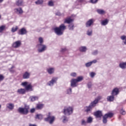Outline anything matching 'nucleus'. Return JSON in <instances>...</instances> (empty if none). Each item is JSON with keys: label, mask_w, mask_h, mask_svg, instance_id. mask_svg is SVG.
I'll use <instances>...</instances> for the list:
<instances>
[{"label": "nucleus", "mask_w": 126, "mask_h": 126, "mask_svg": "<svg viewBox=\"0 0 126 126\" xmlns=\"http://www.w3.org/2000/svg\"><path fill=\"white\" fill-rule=\"evenodd\" d=\"M82 80H83V76H80L76 79H72L71 80V87H76L77 86L76 83H78V82H80V81H82Z\"/></svg>", "instance_id": "2"}, {"label": "nucleus", "mask_w": 126, "mask_h": 126, "mask_svg": "<svg viewBox=\"0 0 126 126\" xmlns=\"http://www.w3.org/2000/svg\"><path fill=\"white\" fill-rule=\"evenodd\" d=\"M119 67H120L121 69H126V62H121L119 63Z\"/></svg>", "instance_id": "17"}, {"label": "nucleus", "mask_w": 126, "mask_h": 126, "mask_svg": "<svg viewBox=\"0 0 126 126\" xmlns=\"http://www.w3.org/2000/svg\"><path fill=\"white\" fill-rule=\"evenodd\" d=\"M4 79V76L3 75L0 74V81H2Z\"/></svg>", "instance_id": "54"}, {"label": "nucleus", "mask_w": 126, "mask_h": 126, "mask_svg": "<svg viewBox=\"0 0 126 126\" xmlns=\"http://www.w3.org/2000/svg\"><path fill=\"white\" fill-rule=\"evenodd\" d=\"M38 53H43L47 50V46L44 44H39L36 46Z\"/></svg>", "instance_id": "4"}, {"label": "nucleus", "mask_w": 126, "mask_h": 126, "mask_svg": "<svg viewBox=\"0 0 126 126\" xmlns=\"http://www.w3.org/2000/svg\"><path fill=\"white\" fill-rule=\"evenodd\" d=\"M109 23V20L106 19L105 20H101V24L102 26H105Z\"/></svg>", "instance_id": "23"}, {"label": "nucleus", "mask_w": 126, "mask_h": 126, "mask_svg": "<svg viewBox=\"0 0 126 126\" xmlns=\"http://www.w3.org/2000/svg\"><path fill=\"white\" fill-rule=\"evenodd\" d=\"M23 3V1L22 0H17L16 1V5L18 6H21Z\"/></svg>", "instance_id": "33"}, {"label": "nucleus", "mask_w": 126, "mask_h": 126, "mask_svg": "<svg viewBox=\"0 0 126 126\" xmlns=\"http://www.w3.org/2000/svg\"><path fill=\"white\" fill-rule=\"evenodd\" d=\"M77 75V74H76L75 72H72L70 73V76H72V77H76Z\"/></svg>", "instance_id": "50"}, {"label": "nucleus", "mask_w": 126, "mask_h": 126, "mask_svg": "<svg viewBox=\"0 0 126 126\" xmlns=\"http://www.w3.org/2000/svg\"><path fill=\"white\" fill-rule=\"evenodd\" d=\"M7 108H8L9 110H13L14 108V105L12 103H9L7 104Z\"/></svg>", "instance_id": "36"}, {"label": "nucleus", "mask_w": 126, "mask_h": 126, "mask_svg": "<svg viewBox=\"0 0 126 126\" xmlns=\"http://www.w3.org/2000/svg\"><path fill=\"white\" fill-rule=\"evenodd\" d=\"M96 11L98 14H104V13H106V11L105 10L101 9H97Z\"/></svg>", "instance_id": "37"}, {"label": "nucleus", "mask_w": 126, "mask_h": 126, "mask_svg": "<svg viewBox=\"0 0 126 126\" xmlns=\"http://www.w3.org/2000/svg\"><path fill=\"white\" fill-rule=\"evenodd\" d=\"M92 65V64L91 63V62L85 63V66H86V67H90V66H91Z\"/></svg>", "instance_id": "44"}, {"label": "nucleus", "mask_w": 126, "mask_h": 126, "mask_svg": "<svg viewBox=\"0 0 126 126\" xmlns=\"http://www.w3.org/2000/svg\"><path fill=\"white\" fill-rule=\"evenodd\" d=\"M34 112H35V109L34 108L31 110V113H34Z\"/></svg>", "instance_id": "59"}, {"label": "nucleus", "mask_w": 126, "mask_h": 126, "mask_svg": "<svg viewBox=\"0 0 126 126\" xmlns=\"http://www.w3.org/2000/svg\"><path fill=\"white\" fill-rule=\"evenodd\" d=\"M97 104H98V102H97V100H95V99L94 101H92L90 103V105L93 109V108H94V107H95V106H96V105H97Z\"/></svg>", "instance_id": "30"}, {"label": "nucleus", "mask_w": 126, "mask_h": 126, "mask_svg": "<svg viewBox=\"0 0 126 126\" xmlns=\"http://www.w3.org/2000/svg\"><path fill=\"white\" fill-rule=\"evenodd\" d=\"M44 121L49 123L50 125H53V124H54V122L56 121V117L52 115V113L49 112L48 115H47V118L44 119Z\"/></svg>", "instance_id": "1"}, {"label": "nucleus", "mask_w": 126, "mask_h": 126, "mask_svg": "<svg viewBox=\"0 0 126 126\" xmlns=\"http://www.w3.org/2000/svg\"><path fill=\"white\" fill-rule=\"evenodd\" d=\"M46 71L49 73V74H53L55 73V68L50 67L46 69Z\"/></svg>", "instance_id": "15"}, {"label": "nucleus", "mask_w": 126, "mask_h": 126, "mask_svg": "<svg viewBox=\"0 0 126 126\" xmlns=\"http://www.w3.org/2000/svg\"><path fill=\"white\" fill-rule=\"evenodd\" d=\"M29 126H37V125H36V124H30Z\"/></svg>", "instance_id": "60"}, {"label": "nucleus", "mask_w": 126, "mask_h": 126, "mask_svg": "<svg viewBox=\"0 0 126 126\" xmlns=\"http://www.w3.org/2000/svg\"><path fill=\"white\" fill-rule=\"evenodd\" d=\"M5 29V26L2 25L0 27V33Z\"/></svg>", "instance_id": "46"}, {"label": "nucleus", "mask_w": 126, "mask_h": 126, "mask_svg": "<svg viewBox=\"0 0 126 126\" xmlns=\"http://www.w3.org/2000/svg\"><path fill=\"white\" fill-rule=\"evenodd\" d=\"M94 22H95V20L94 19L89 20L86 23V27L88 28L91 27L94 24Z\"/></svg>", "instance_id": "9"}, {"label": "nucleus", "mask_w": 126, "mask_h": 126, "mask_svg": "<svg viewBox=\"0 0 126 126\" xmlns=\"http://www.w3.org/2000/svg\"><path fill=\"white\" fill-rule=\"evenodd\" d=\"M56 34L58 36H61L63 34V32L61 31L59 27H56L54 29Z\"/></svg>", "instance_id": "10"}, {"label": "nucleus", "mask_w": 126, "mask_h": 126, "mask_svg": "<svg viewBox=\"0 0 126 126\" xmlns=\"http://www.w3.org/2000/svg\"><path fill=\"white\" fill-rule=\"evenodd\" d=\"M87 122L88 124H92L93 123V117L90 116L87 118Z\"/></svg>", "instance_id": "32"}, {"label": "nucleus", "mask_w": 126, "mask_h": 126, "mask_svg": "<svg viewBox=\"0 0 126 126\" xmlns=\"http://www.w3.org/2000/svg\"><path fill=\"white\" fill-rule=\"evenodd\" d=\"M93 109V108L90 105H89L88 106L85 107L84 110L85 112L88 114L89 113H91Z\"/></svg>", "instance_id": "16"}, {"label": "nucleus", "mask_w": 126, "mask_h": 126, "mask_svg": "<svg viewBox=\"0 0 126 126\" xmlns=\"http://www.w3.org/2000/svg\"><path fill=\"white\" fill-rule=\"evenodd\" d=\"M90 2L91 3L95 4V3H97V2H98V0H90Z\"/></svg>", "instance_id": "48"}, {"label": "nucleus", "mask_w": 126, "mask_h": 126, "mask_svg": "<svg viewBox=\"0 0 126 126\" xmlns=\"http://www.w3.org/2000/svg\"><path fill=\"white\" fill-rule=\"evenodd\" d=\"M58 81V77H53L52 78L51 80L47 83L46 85L47 86H50V87H52L54 86V85L56 84Z\"/></svg>", "instance_id": "5"}, {"label": "nucleus", "mask_w": 126, "mask_h": 126, "mask_svg": "<svg viewBox=\"0 0 126 126\" xmlns=\"http://www.w3.org/2000/svg\"><path fill=\"white\" fill-rule=\"evenodd\" d=\"M97 104H98V102H97V100H95V99L94 101H92L90 103V105L93 109V108H94V107H95V106H96V105H97Z\"/></svg>", "instance_id": "29"}, {"label": "nucleus", "mask_w": 126, "mask_h": 126, "mask_svg": "<svg viewBox=\"0 0 126 126\" xmlns=\"http://www.w3.org/2000/svg\"><path fill=\"white\" fill-rule=\"evenodd\" d=\"M126 111L123 108L120 110V114H121V115H126Z\"/></svg>", "instance_id": "47"}, {"label": "nucleus", "mask_w": 126, "mask_h": 126, "mask_svg": "<svg viewBox=\"0 0 126 126\" xmlns=\"http://www.w3.org/2000/svg\"><path fill=\"white\" fill-rule=\"evenodd\" d=\"M119 93L120 91L119 89L118 88H115L112 90L111 95H113V96H117Z\"/></svg>", "instance_id": "14"}, {"label": "nucleus", "mask_w": 126, "mask_h": 126, "mask_svg": "<svg viewBox=\"0 0 126 126\" xmlns=\"http://www.w3.org/2000/svg\"><path fill=\"white\" fill-rule=\"evenodd\" d=\"M96 75V73L94 72H92L90 73V76L92 78H94V77Z\"/></svg>", "instance_id": "42"}, {"label": "nucleus", "mask_w": 126, "mask_h": 126, "mask_svg": "<svg viewBox=\"0 0 126 126\" xmlns=\"http://www.w3.org/2000/svg\"><path fill=\"white\" fill-rule=\"evenodd\" d=\"M66 94L68 95H71L72 94V89L69 88L66 90Z\"/></svg>", "instance_id": "34"}, {"label": "nucleus", "mask_w": 126, "mask_h": 126, "mask_svg": "<svg viewBox=\"0 0 126 126\" xmlns=\"http://www.w3.org/2000/svg\"><path fill=\"white\" fill-rule=\"evenodd\" d=\"M113 115H114V114H113V113H108L105 115H104V116L103 117V124H106L107 119H108V118H112V117H113Z\"/></svg>", "instance_id": "7"}, {"label": "nucleus", "mask_w": 126, "mask_h": 126, "mask_svg": "<svg viewBox=\"0 0 126 126\" xmlns=\"http://www.w3.org/2000/svg\"><path fill=\"white\" fill-rule=\"evenodd\" d=\"M66 51H67V49L65 48H62L61 49V52L62 53H64V52H66Z\"/></svg>", "instance_id": "56"}, {"label": "nucleus", "mask_w": 126, "mask_h": 126, "mask_svg": "<svg viewBox=\"0 0 126 126\" xmlns=\"http://www.w3.org/2000/svg\"><path fill=\"white\" fill-rule=\"evenodd\" d=\"M21 46V41L18 40L14 42L12 44L13 48H15V49L17 48H19Z\"/></svg>", "instance_id": "11"}, {"label": "nucleus", "mask_w": 126, "mask_h": 126, "mask_svg": "<svg viewBox=\"0 0 126 126\" xmlns=\"http://www.w3.org/2000/svg\"><path fill=\"white\" fill-rule=\"evenodd\" d=\"M38 42L39 44H43V43H44V39H43V37H39L38 38Z\"/></svg>", "instance_id": "43"}, {"label": "nucleus", "mask_w": 126, "mask_h": 126, "mask_svg": "<svg viewBox=\"0 0 126 126\" xmlns=\"http://www.w3.org/2000/svg\"><path fill=\"white\" fill-rule=\"evenodd\" d=\"M79 51L82 53H85L87 51V47L86 46H80L79 48Z\"/></svg>", "instance_id": "21"}, {"label": "nucleus", "mask_w": 126, "mask_h": 126, "mask_svg": "<svg viewBox=\"0 0 126 126\" xmlns=\"http://www.w3.org/2000/svg\"><path fill=\"white\" fill-rule=\"evenodd\" d=\"M56 15H59L60 16V15H61V12H58L57 13H56Z\"/></svg>", "instance_id": "61"}, {"label": "nucleus", "mask_w": 126, "mask_h": 126, "mask_svg": "<svg viewBox=\"0 0 126 126\" xmlns=\"http://www.w3.org/2000/svg\"><path fill=\"white\" fill-rule=\"evenodd\" d=\"M74 20V18H73V16H72L71 17L66 18L64 20V23H67V24H70V23L73 22Z\"/></svg>", "instance_id": "8"}, {"label": "nucleus", "mask_w": 126, "mask_h": 126, "mask_svg": "<svg viewBox=\"0 0 126 126\" xmlns=\"http://www.w3.org/2000/svg\"><path fill=\"white\" fill-rule=\"evenodd\" d=\"M28 110H29V106H25V108L20 107L18 109V111L19 113H21V114L27 115L29 112Z\"/></svg>", "instance_id": "6"}, {"label": "nucleus", "mask_w": 126, "mask_h": 126, "mask_svg": "<svg viewBox=\"0 0 126 126\" xmlns=\"http://www.w3.org/2000/svg\"><path fill=\"white\" fill-rule=\"evenodd\" d=\"M17 92L19 94H25V93L26 92V90L25 89H20L18 90Z\"/></svg>", "instance_id": "26"}, {"label": "nucleus", "mask_w": 126, "mask_h": 126, "mask_svg": "<svg viewBox=\"0 0 126 126\" xmlns=\"http://www.w3.org/2000/svg\"><path fill=\"white\" fill-rule=\"evenodd\" d=\"M14 11L15 13H16V14L21 15L23 13V10H22L21 7L15 8L14 9Z\"/></svg>", "instance_id": "12"}, {"label": "nucleus", "mask_w": 126, "mask_h": 126, "mask_svg": "<svg viewBox=\"0 0 126 126\" xmlns=\"http://www.w3.org/2000/svg\"><path fill=\"white\" fill-rule=\"evenodd\" d=\"M73 113V108L71 106L65 107L63 109V114L67 116H70Z\"/></svg>", "instance_id": "3"}, {"label": "nucleus", "mask_w": 126, "mask_h": 126, "mask_svg": "<svg viewBox=\"0 0 126 126\" xmlns=\"http://www.w3.org/2000/svg\"><path fill=\"white\" fill-rule=\"evenodd\" d=\"M121 39L122 40V44L124 46H126V35H123L120 37Z\"/></svg>", "instance_id": "18"}, {"label": "nucleus", "mask_w": 126, "mask_h": 126, "mask_svg": "<svg viewBox=\"0 0 126 126\" xmlns=\"http://www.w3.org/2000/svg\"><path fill=\"white\" fill-rule=\"evenodd\" d=\"M1 108V105H0V109Z\"/></svg>", "instance_id": "64"}, {"label": "nucleus", "mask_w": 126, "mask_h": 126, "mask_svg": "<svg viewBox=\"0 0 126 126\" xmlns=\"http://www.w3.org/2000/svg\"><path fill=\"white\" fill-rule=\"evenodd\" d=\"M93 33V31H92V29H88L86 32V34L88 35V36H92Z\"/></svg>", "instance_id": "35"}, {"label": "nucleus", "mask_w": 126, "mask_h": 126, "mask_svg": "<svg viewBox=\"0 0 126 126\" xmlns=\"http://www.w3.org/2000/svg\"><path fill=\"white\" fill-rule=\"evenodd\" d=\"M13 66H12V67H11V69H10V71L11 72H13V70H11V69H12V68H13Z\"/></svg>", "instance_id": "62"}, {"label": "nucleus", "mask_w": 126, "mask_h": 126, "mask_svg": "<svg viewBox=\"0 0 126 126\" xmlns=\"http://www.w3.org/2000/svg\"><path fill=\"white\" fill-rule=\"evenodd\" d=\"M44 107V104H38L36 106V108L37 109H43V107Z\"/></svg>", "instance_id": "45"}, {"label": "nucleus", "mask_w": 126, "mask_h": 126, "mask_svg": "<svg viewBox=\"0 0 126 126\" xmlns=\"http://www.w3.org/2000/svg\"><path fill=\"white\" fill-rule=\"evenodd\" d=\"M3 1V0H0V3H1Z\"/></svg>", "instance_id": "63"}, {"label": "nucleus", "mask_w": 126, "mask_h": 126, "mask_svg": "<svg viewBox=\"0 0 126 126\" xmlns=\"http://www.w3.org/2000/svg\"><path fill=\"white\" fill-rule=\"evenodd\" d=\"M62 120L63 124H66L68 122V118L65 116H62Z\"/></svg>", "instance_id": "25"}, {"label": "nucleus", "mask_w": 126, "mask_h": 126, "mask_svg": "<svg viewBox=\"0 0 126 126\" xmlns=\"http://www.w3.org/2000/svg\"><path fill=\"white\" fill-rule=\"evenodd\" d=\"M101 99H102V96H98L95 99V100L97 101V102H99V101H100V100H101Z\"/></svg>", "instance_id": "51"}, {"label": "nucleus", "mask_w": 126, "mask_h": 126, "mask_svg": "<svg viewBox=\"0 0 126 126\" xmlns=\"http://www.w3.org/2000/svg\"><path fill=\"white\" fill-rule=\"evenodd\" d=\"M88 124V123L87 122V120H86L84 119H82L81 120V125L82 126H87Z\"/></svg>", "instance_id": "27"}, {"label": "nucleus", "mask_w": 126, "mask_h": 126, "mask_svg": "<svg viewBox=\"0 0 126 126\" xmlns=\"http://www.w3.org/2000/svg\"><path fill=\"white\" fill-rule=\"evenodd\" d=\"M92 54L94 56H96V55L98 54V51L97 50H94V51L92 53Z\"/></svg>", "instance_id": "52"}, {"label": "nucleus", "mask_w": 126, "mask_h": 126, "mask_svg": "<svg viewBox=\"0 0 126 126\" xmlns=\"http://www.w3.org/2000/svg\"><path fill=\"white\" fill-rule=\"evenodd\" d=\"M35 119H36V120H42L43 115L41 114H36L35 116Z\"/></svg>", "instance_id": "38"}, {"label": "nucleus", "mask_w": 126, "mask_h": 126, "mask_svg": "<svg viewBox=\"0 0 126 126\" xmlns=\"http://www.w3.org/2000/svg\"><path fill=\"white\" fill-rule=\"evenodd\" d=\"M94 115L96 118H101V117L103 116V114H102V112L100 111L95 112Z\"/></svg>", "instance_id": "20"}, {"label": "nucleus", "mask_w": 126, "mask_h": 126, "mask_svg": "<svg viewBox=\"0 0 126 126\" xmlns=\"http://www.w3.org/2000/svg\"><path fill=\"white\" fill-rule=\"evenodd\" d=\"M18 29V27L17 26L13 27L11 29V32L14 33V32H16L17 30Z\"/></svg>", "instance_id": "41"}, {"label": "nucleus", "mask_w": 126, "mask_h": 126, "mask_svg": "<svg viewBox=\"0 0 126 126\" xmlns=\"http://www.w3.org/2000/svg\"><path fill=\"white\" fill-rule=\"evenodd\" d=\"M68 28L69 30H73L74 29V24H70L68 25Z\"/></svg>", "instance_id": "40"}, {"label": "nucleus", "mask_w": 126, "mask_h": 126, "mask_svg": "<svg viewBox=\"0 0 126 126\" xmlns=\"http://www.w3.org/2000/svg\"><path fill=\"white\" fill-rule=\"evenodd\" d=\"M91 63L92 64H93V63H97V60H94L91 61Z\"/></svg>", "instance_id": "57"}, {"label": "nucleus", "mask_w": 126, "mask_h": 126, "mask_svg": "<svg viewBox=\"0 0 126 126\" xmlns=\"http://www.w3.org/2000/svg\"><path fill=\"white\" fill-rule=\"evenodd\" d=\"M76 2H80V3H82L83 2H85V0H77Z\"/></svg>", "instance_id": "53"}, {"label": "nucleus", "mask_w": 126, "mask_h": 126, "mask_svg": "<svg viewBox=\"0 0 126 126\" xmlns=\"http://www.w3.org/2000/svg\"><path fill=\"white\" fill-rule=\"evenodd\" d=\"M30 99L32 101V102H34V101H36L39 99V96H32L30 97Z\"/></svg>", "instance_id": "28"}, {"label": "nucleus", "mask_w": 126, "mask_h": 126, "mask_svg": "<svg viewBox=\"0 0 126 126\" xmlns=\"http://www.w3.org/2000/svg\"><path fill=\"white\" fill-rule=\"evenodd\" d=\"M28 84V83L27 82H23L22 83V85L23 86H25L26 87V86H27Z\"/></svg>", "instance_id": "55"}, {"label": "nucleus", "mask_w": 126, "mask_h": 126, "mask_svg": "<svg viewBox=\"0 0 126 126\" xmlns=\"http://www.w3.org/2000/svg\"><path fill=\"white\" fill-rule=\"evenodd\" d=\"M48 5L49 6H54V2L53 1H52V0L49 1L48 2Z\"/></svg>", "instance_id": "49"}, {"label": "nucleus", "mask_w": 126, "mask_h": 126, "mask_svg": "<svg viewBox=\"0 0 126 126\" xmlns=\"http://www.w3.org/2000/svg\"><path fill=\"white\" fill-rule=\"evenodd\" d=\"M115 99V95L111 94V95L108 96L107 97V100L108 102H113Z\"/></svg>", "instance_id": "22"}, {"label": "nucleus", "mask_w": 126, "mask_h": 126, "mask_svg": "<svg viewBox=\"0 0 126 126\" xmlns=\"http://www.w3.org/2000/svg\"><path fill=\"white\" fill-rule=\"evenodd\" d=\"M88 87L89 89L91 88V87H92V84L91 83H89L88 84Z\"/></svg>", "instance_id": "58"}, {"label": "nucleus", "mask_w": 126, "mask_h": 126, "mask_svg": "<svg viewBox=\"0 0 126 126\" xmlns=\"http://www.w3.org/2000/svg\"><path fill=\"white\" fill-rule=\"evenodd\" d=\"M25 89L28 91H33V89H32V85H31V84L27 85L25 87Z\"/></svg>", "instance_id": "24"}, {"label": "nucleus", "mask_w": 126, "mask_h": 126, "mask_svg": "<svg viewBox=\"0 0 126 126\" xmlns=\"http://www.w3.org/2000/svg\"><path fill=\"white\" fill-rule=\"evenodd\" d=\"M19 35H25V34H27V31L26 29L23 28L20 29L18 32Z\"/></svg>", "instance_id": "13"}, {"label": "nucleus", "mask_w": 126, "mask_h": 126, "mask_svg": "<svg viewBox=\"0 0 126 126\" xmlns=\"http://www.w3.org/2000/svg\"><path fill=\"white\" fill-rule=\"evenodd\" d=\"M30 77V73L28 72H25L23 75V78L24 79H28Z\"/></svg>", "instance_id": "19"}, {"label": "nucleus", "mask_w": 126, "mask_h": 126, "mask_svg": "<svg viewBox=\"0 0 126 126\" xmlns=\"http://www.w3.org/2000/svg\"><path fill=\"white\" fill-rule=\"evenodd\" d=\"M59 29L63 32V31L65 30V29H66V26H65V25H64V24H61L59 27Z\"/></svg>", "instance_id": "31"}, {"label": "nucleus", "mask_w": 126, "mask_h": 126, "mask_svg": "<svg viewBox=\"0 0 126 126\" xmlns=\"http://www.w3.org/2000/svg\"><path fill=\"white\" fill-rule=\"evenodd\" d=\"M44 2V0H37V1H36L35 2V4H43Z\"/></svg>", "instance_id": "39"}]
</instances>
